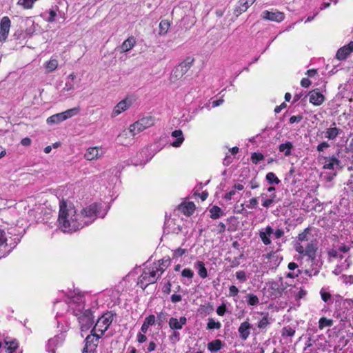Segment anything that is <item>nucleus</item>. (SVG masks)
Instances as JSON below:
<instances>
[{
	"instance_id": "nucleus-24",
	"label": "nucleus",
	"mask_w": 353,
	"mask_h": 353,
	"mask_svg": "<svg viewBox=\"0 0 353 353\" xmlns=\"http://www.w3.org/2000/svg\"><path fill=\"white\" fill-rule=\"evenodd\" d=\"M7 352L12 353L19 346L18 341L15 339H10L7 337L4 340Z\"/></svg>"
},
{
	"instance_id": "nucleus-25",
	"label": "nucleus",
	"mask_w": 353,
	"mask_h": 353,
	"mask_svg": "<svg viewBox=\"0 0 353 353\" xmlns=\"http://www.w3.org/2000/svg\"><path fill=\"white\" fill-rule=\"evenodd\" d=\"M129 135L130 136L129 128L123 130L117 137L118 142L123 145L130 143L131 139H129Z\"/></svg>"
},
{
	"instance_id": "nucleus-39",
	"label": "nucleus",
	"mask_w": 353,
	"mask_h": 353,
	"mask_svg": "<svg viewBox=\"0 0 353 353\" xmlns=\"http://www.w3.org/2000/svg\"><path fill=\"white\" fill-rule=\"evenodd\" d=\"M169 26L170 24L168 21H161L159 23V34H165L168 32Z\"/></svg>"
},
{
	"instance_id": "nucleus-12",
	"label": "nucleus",
	"mask_w": 353,
	"mask_h": 353,
	"mask_svg": "<svg viewBox=\"0 0 353 353\" xmlns=\"http://www.w3.org/2000/svg\"><path fill=\"white\" fill-rule=\"evenodd\" d=\"M24 33L26 37H31L39 30V24L36 23L32 18H27L25 20Z\"/></svg>"
},
{
	"instance_id": "nucleus-44",
	"label": "nucleus",
	"mask_w": 353,
	"mask_h": 353,
	"mask_svg": "<svg viewBox=\"0 0 353 353\" xmlns=\"http://www.w3.org/2000/svg\"><path fill=\"white\" fill-rule=\"evenodd\" d=\"M264 159V156L261 153L254 152L251 155V160L253 163L257 164L260 161Z\"/></svg>"
},
{
	"instance_id": "nucleus-7",
	"label": "nucleus",
	"mask_w": 353,
	"mask_h": 353,
	"mask_svg": "<svg viewBox=\"0 0 353 353\" xmlns=\"http://www.w3.org/2000/svg\"><path fill=\"white\" fill-rule=\"evenodd\" d=\"M105 152V148L102 146L89 147L84 154V158L90 161H97L101 159Z\"/></svg>"
},
{
	"instance_id": "nucleus-62",
	"label": "nucleus",
	"mask_w": 353,
	"mask_h": 353,
	"mask_svg": "<svg viewBox=\"0 0 353 353\" xmlns=\"http://www.w3.org/2000/svg\"><path fill=\"white\" fill-rule=\"evenodd\" d=\"M6 241L5 232L3 230H0V246L2 245Z\"/></svg>"
},
{
	"instance_id": "nucleus-18",
	"label": "nucleus",
	"mask_w": 353,
	"mask_h": 353,
	"mask_svg": "<svg viewBox=\"0 0 353 353\" xmlns=\"http://www.w3.org/2000/svg\"><path fill=\"white\" fill-rule=\"evenodd\" d=\"M63 341V336H56L52 339H49L48 343V351L50 353H55V349L54 347L57 346L58 344L61 343Z\"/></svg>"
},
{
	"instance_id": "nucleus-22",
	"label": "nucleus",
	"mask_w": 353,
	"mask_h": 353,
	"mask_svg": "<svg viewBox=\"0 0 353 353\" xmlns=\"http://www.w3.org/2000/svg\"><path fill=\"white\" fill-rule=\"evenodd\" d=\"M172 137L176 138V140L172 143V146L174 148L179 147L184 141L183 132L181 130H174L172 132Z\"/></svg>"
},
{
	"instance_id": "nucleus-59",
	"label": "nucleus",
	"mask_w": 353,
	"mask_h": 353,
	"mask_svg": "<svg viewBox=\"0 0 353 353\" xmlns=\"http://www.w3.org/2000/svg\"><path fill=\"white\" fill-rule=\"evenodd\" d=\"M322 299L326 302L330 299V294L328 292H321Z\"/></svg>"
},
{
	"instance_id": "nucleus-6",
	"label": "nucleus",
	"mask_w": 353,
	"mask_h": 353,
	"mask_svg": "<svg viewBox=\"0 0 353 353\" xmlns=\"http://www.w3.org/2000/svg\"><path fill=\"white\" fill-rule=\"evenodd\" d=\"M103 332H101V334H97L96 332H91L90 334L88 335L85 339V347L83 350V353H92L96 350L99 340L103 336Z\"/></svg>"
},
{
	"instance_id": "nucleus-53",
	"label": "nucleus",
	"mask_w": 353,
	"mask_h": 353,
	"mask_svg": "<svg viewBox=\"0 0 353 353\" xmlns=\"http://www.w3.org/2000/svg\"><path fill=\"white\" fill-rule=\"evenodd\" d=\"M236 277L237 279L241 280L242 281H245L246 280L245 274L243 271L236 272Z\"/></svg>"
},
{
	"instance_id": "nucleus-17",
	"label": "nucleus",
	"mask_w": 353,
	"mask_h": 353,
	"mask_svg": "<svg viewBox=\"0 0 353 353\" xmlns=\"http://www.w3.org/2000/svg\"><path fill=\"white\" fill-rule=\"evenodd\" d=\"M310 102L315 105H320L324 101V96L316 90H313L310 92Z\"/></svg>"
},
{
	"instance_id": "nucleus-64",
	"label": "nucleus",
	"mask_w": 353,
	"mask_h": 353,
	"mask_svg": "<svg viewBox=\"0 0 353 353\" xmlns=\"http://www.w3.org/2000/svg\"><path fill=\"white\" fill-rule=\"evenodd\" d=\"M171 300L173 303H177L181 301V296L179 294H172Z\"/></svg>"
},
{
	"instance_id": "nucleus-49",
	"label": "nucleus",
	"mask_w": 353,
	"mask_h": 353,
	"mask_svg": "<svg viewBox=\"0 0 353 353\" xmlns=\"http://www.w3.org/2000/svg\"><path fill=\"white\" fill-rule=\"evenodd\" d=\"M258 205V201L256 198H252L249 201V204L247 205L249 208H255Z\"/></svg>"
},
{
	"instance_id": "nucleus-8",
	"label": "nucleus",
	"mask_w": 353,
	"mask_h": 353,
	"mask_svg": "<svg viewBox=\"0 0 353 353\" xmlns=\"http://www.w3.org/2000/svg\"><path fill=\"white\" fill-rule=\"evenodd\" d=\"M294 249L299 254H304L312 260H314L316 257L317 246L312 242L308 243L305 248L301 243H296L294 245Z\"/></svg>"
},
{
	"instance_id": "nucleus-40",
	"label": "nucleus",
	"mask_w": 353,
	"mask_h": 353,
	"mask_svg": "<svg viewBox=\"0 0 353 353\" xmlns=\"http://www.w3.org/2000/svg\"><path fill=\"white\" fill-rule=\"evenodd\" d=\"M266 180L269 183L279 184L280 183V180L273 172H268L266 174Z\"/></svg>"
},
{
	"instance_id": "nucleus-42",
	"label": "nucleus",
	"mask_w": 353,
	"mask_h": 353,
	"mask_svg": "<svg viewBox=\"0 0 353 353\" xmlns=\"http://www.w3.org/2000/svg\"><path fill=\"white\" fill-rule=\"evenodd\" d=\"M333 321L325 318H322L319 321V328L321 330L325 327H330L332 325Z\"/></svg>"
},
{
	"instance_id": "nucleus-46",
	"label": "nucleus",
	"mask_w": 353,
	"mask_h": 353,
	"mask_svg": "<svg viewBox=\"0 0 353 353\" xmlns=\"http://www.w3.org/2000/svg\"><path fill=\"white\" fill-rule=\"evenodd\" d=\"M181 275L183 277L192 279L194 276V272L192 270H190V268H185L182 271Z\"/></svg>"
},
{
	"instance_id": "nucleus-5",
	"label": "nucleus",
	"mask_w": 353,
	"mask_h": 353,
	"mask_svg": "<svg viewBox=\"0 0 353 353\" xmlns=\"http://www.w3.org/2000/svg\"><path fill=\"white\" fill-rule=\"evenodd\" d=\"M114 314L111 312L103 314L99 317L91 331H106L113 322Z\"/></svg>"
},
{
	"instance_id": "nucleus-55",
	"label": "nucleus",
	"mask_w": 353,
	"mask_h": 353,
	"mask_svg": "<svg viewBox=\"0 0 353 353\" xmlns=\"http://www.w3.org/2000/svg\"><path fill=\"white\" fill-rule=\"evenodd\" d=\"M225 310H226V307L225 305H220L217 307L216 309V313L219 315V316H223L225 312Z\"/></svg>"
},
{
	"instance_id": "nucleus-60",
	"label": "nucleus",
	"mask_w": 353,
	"mask_h": 353,
	"mask_svg": "<svg viewBox=\"0 0 353 353\" xmlns=\"http://www.w3.org/2000/svg\"><path fill=\"white\" fill-rule=\"evenodd\" d=\"M170 340L172 341V343H176L179 340V332H172V335L170 336Z\"/></svg>"
},
{
	"instance_id": "nucleus-51",
	"label": "nucleus",
	"mask_w": 353,
	"mask_h": 353,
	"mask_svg": "<svg viewBox=\"0 0 353 353\" xmlns=\"http://www.w3.org/2000/svg\"><path fill=\"white\" fill-rule=\"evenodd\" d=\"M230 296H235L238 294L239 290L234 285H231L229 288Z\"/></svg>"
},
{
	"instance_id": "nucleus-14",
	"label": "nucleus",
	"mask_w": 353,
	"mask_h": 353,
	"mask_svg": "<svg viewBox=\"0 0 353 353\" xmlns=\"http://www.w3.org/2000/svg\"><path fill=\"white\" fill-rule=\"evenodd\" d=\"M79 322L81 325V331L89 330L93 324L91 314L90 313H85L79 318Z\"/></svg>"
},
{
	"instance_id": "nucleus-29",
	"label": "nucleus",
	"mask_w": 353,
	"mask_h": 353,
	"mask_svg": "<svg viewBox=\"0 0 353 353\" xmlns=\"http://www.w3.org/2000/svg\"><path fill=\"white\" fill-rule=\"evenodd\" d=\"M198 270V274L202 279H205L208 276L207 269L205 267V264L202 261H197L195 265Z\"/></svg>"
},
{
	"instance_id": "nucleus-50",
	"label": "nucleus",
	"mask_w": 353,
	"mask_h": 353,
	"mask_svg": "<svg viewBox=\"0 0 353 353\" xmlns=\"http://www.w3.org/2000/svg\"><path fill=\"white\" fill-rule=\"evenodd\" d=\"M49 17L46 19V21L48 22H52L54 21L55 17L57 15L56 12L53 10H50L48 11Z\"/></svg>"
},
{
	"instance_id": "nucleus-35",
	"label": "nucleus",
	"mask_w": 353,
	"mask_h": 353,
	"mask_svg": "<svg viewBox=\"0 0 353 353\" xmlns=\"http://www.w3.org/2000/svg\"><path fill=\"white\" fill-rule=\"evenodd\" d=\"M294 289H295V287H294L293 289H290V290L291 293L296 297V299H300L305 296L306 291L303 288L296 289V290Z\"/></svg>"
},
{
	"instance_id": "nucleus-10",
	"label": "nucleus",
	"mask_w": 353,
	"mask_h": 353,
	"mask_svg": "<svg viewBox=\"0 0 353 353\" xmlns=\"http://www.w3.org/2000/svg\"><path fill=\"white\" fill-rule=\"evenodd\" d=\"M10 20L8 17H3L0 22V42H3L8 38L10 28Z\"/></svg>"
},
{
	"instance_id": "nucleus-31",
	"label": "nucleus",
	"mask_w": 353,
	"mask_h": 353,
	"mask_svg": "<svg viewBox=\"0 0 353 353\" xmlns=\"http://www.w3.org/2000/svg\"><path fill=\"white\" fill-rule=\"evenodd\" d=\"M350 53L351 52H350V50L347 48H345V46H343L338 50L336 54V57L339 60H344Z\"/></svg>"
},
{
	"instance_id": "nucleus-30",
	"label": "nucleus",
	"mask_w": 353,
	"mask_h": 353,
	"mask_svg": "<svg viewBox=\"0 0 353 353\" xmlns=\"http://www.w3.org/2000/svg\"><path fill=\"white\" fill-rule=\"evenodd\" d=\"M221 347L222 343L219 339L214 340L208 344V349L212 352L219 351Z\"/></svg>"
},
{
	"instance_id": "nucleus-21",
	"label": "nucleus",
	"mask_w": 353,
	"mask_h": 353,
	"mask_svg": "<svg viewBox=\"0 0 353 353\" xmlns=\"http://www.w3.org/2000/svg\"><path fill=\"white\" fill-rule=\"evenodd\" d=\"M186 323V319L185 317H181L179 320L176 318H171L169 321V325L172 330H180L182 328V325Z\"/></svg>"
},
{
	"instance_id": "nucleus-38",
	"label": "nucleus",
	"mask_w": 353,
	"mask_h": 353,
	"mask_svg": "<svg viewBox=\"0 0 353 353\" xmlns=\"http://www.w3.org/2000/svg\"><path fill=\"white\" fill-rule=\"evenodd\" d=\"M276 197V195L275 192L270 194L268 199L265 201H263L262 205L265 208H268L273 203L275 202Z\"/></svg>"
},
{
	"instance_id": "nucleus-16",
	"label": "nucleus",
	"mask_w": 353,
	"mask_h": 353,
	"mask_svg": "<svg viewBox=\"0 0 353 353\" xmlns=\"http://www.w3.org/2000/svg\"><path fill=\"white\" fill-rule=\"evenodd\" d=\"M254 1L255 0H239V5L234 10L235 14L239 16L241 13L245 12Z\"/></svg>"
},
{
	"instance_id": "nucleus-28",
	"label": "nucleus",
	"mask_w": 353,
	"mask_h": 353,
	"mask_svg": "<svg viewBox=\"0 0 353 353\" xmlns=\"http://www.w3.org/2000/svg\"><path fill=\"white\" fill-rule=\"evenodd\" d=\"M44 67L47 72H52L57 68L58 60L54 58H51L45 63Z\"/></svg>"
},
{
	"instance_id": "nucleus-23",
	"label": "nucleus",
	"mask_w": 353,
	"mask_h": 353,
	"mask_svg": "<svg viewBox=\"0 0 353 353\" xmlns=\"http://www.w3.org/2000/svg\"><path fill=\"white\" fill-rule=\"evenodd\" d=\"M179 210L185 215L190 216L193 214L195 210V205L193 202H187L180 205Z\"/></svg>"
},
{
	"instance_id": "nucleus-20",
	"label": "nucleus",
	"mask_w": 353,
	"mask_h": 353,
	"mask_svg": "<svg viewBox=\"0 0 353 353\" xmlns=\"http://www.w3.org/2000/svg\"><path fill=\"white\" fill-rule=\"evenodd\" d=\"M192 63L193 59L192 58H188L179 64L176 68H178L184 76L191 68Z\"/></svg>"
},
{
	"instance_id": "nucleus-15",
	"label": "nucleus",
	"mask_w": 353,
	"mask_h": 353,
	"mask_svg": "<svg viewBox=\"0 0 353 353\" xmlns=\"http://www.w3.org/2000/svg\"><path fill=\"white\" fill-rule=\"evenodd\" d=\"M273 234V229L270 226H267L264 229L259 231V237L265 245L271 243L270 236Z\"/></svg>"
},
{
	"instance_id": "nucleus-54",
	"label": "nucleus",
	"mask_w": 353,
	"mask_h": 353,
	"mask_svg": "<svg viewBox=\"0 0 353 353\" xmlns=\"http://www.w3.org/2000/svg\"><path fill=\"white\" fill-rule=\"evenodd\" d=\"M185 252H186V250L182 249V248H178L176 250H174L173 256L174 257H179V256H181L183 254H184Z\"/></svg>"
},
{
	"instance_id": "nucleus-41",
	"label": "nucleus",
	"mask_w": 353,
	"mask_h": 353,
	"mask_svg": "<svg viewBox=\"0 0 353 353\" xmlns=\"http://www.w3.org/2000/svg\"><path fill=\"white\" fill-rule=\"evenodd\" d=\"M246 297L248 298V303L250 305H255L259 303V300L257 296L253 294H247Z\"/></svg>"
},
{
	"instance_id": "nucleus-9",
	"label": "nucleus",
	"mask_w": 353,
	"mask_h": 353,
	"mask_svg": "<svg viewBox=\"0 0 353 353\" xmlns=\"http://www.w3.org/2000/svg\"><path fill=\"white\" fill-rule=\"evenodd\" d=\"M261 17L265 20L279 23L284 19L285 14L278 10H264L261 12Z\"/></svg>"
},
{
	"instance_id": "nucleus-33",
	"label": "nucleus",
	"mask_w": 353,
	"mask_h": 353,
	"mask_svg": "<svg viewBox=\"0 0 353 353\" xmlns=\"http://www.w3.org/2000/svg\"><path fill=\"white\" fill-rule=\"evenodd\" d=\"M339 130L337 128H330L326 131L325 137L330 140L334 139L339 134Z\"/></svg>"
},
{
	"instance_id": "nucleus-57",
	"label": "nucleus",
	"mask_w": 353,
	"mask_h": 353,
	"mask_svg": "<svg viewBox=\"0 0 353 353\" xmlns=\"http://www.w3.org/2000/svg\"><path fill=\"white\" fill-rule=\"evenodd\" d=\"M302 120L301 116H292L290 118V123H299Z\"/></svg>"
},
{
	"instance_id": "nucleus-56",
	"label": "nucleus",
	"mask_w": 353,
	"mask_h": 353,
	"mask_svg": "<svg viewBox=\"0 0 353 353\" xmlns=\"http://www.w3.org/2000/svg\"><path fill=\"white\" fill-rule=\"evenodd\" d=\"M329 147V143H327V142H323L317 146V150L319 152H322L324 150V149L327 148Z\"/></svg>"
},
{
	"instance_id": "nucleus-34",
	"label": "nucleus",
	"mask_w": 353,
	"mask_h": 353,
	"mask_svg": "<svg viewBox=\"0 0 353 353\" xmlns=\"http://www.w3.org/2000/svg\"><path fill=\"white\" fill-rule=\"evenodd\" d=\"M155 317L153 315L147 317L142 325L141 331H146L149 329V326L154 323Z\"/></svg>"
},
{
	"instance_id": "nucleus-43",
	"label": "nucleus",
	"mask_w": 353,
	"mask_h": 353,
	"mask_svg": "<svg viewBox=\"0 0 353 353\" xmlns=\"http://www.w3.org/2000/svg\"><path fill=\"white\" fill-rule=\"evenodd\" d=\"M308 234H309V230L305 229L302 233L299 234V236L297 237V239H298L297 243H301V242H303V241H307L309 239Z\"/></svg>"
},
{
	"instance_id": "nucleus-2",
	"label": "nucleus",
	"mask_w": 353,
	"mask_h": 353,
	"mask_svg": "<svg viewBox=\"0 0 353 353\" xmlns=\"http://www.w3.org/2000/svg\"><path fill=\"white\" fill-rule=\"evenodd\" d=\"M154 123V119L151 117L141 119L129 126L130 136L134 137L148 128L152 126Z\"/></svg>"
},
{
	"instance_id": "nucleus-19",
	"label": "nucleus",
	"mask_w": 353,
	"mask_h": 353,
	"mask_svg": "<svg viewBox=\"0 0 353 353\" xmlns=\"http://www.w3.org/2000/svg\"><path fill=\"white\" fill-rule=\"evenodd\" d=\"M168 260H161L159 261L157 263H154V265L151 268H154L156 270V274L158 276V277H159L168 266Z\"/></svg>"
},
{
	"instance_id": "nucleus-37",
	"label": "nucleus",
	"mask_w": 353,
	"mask_h": 353,
	"mask_svg": "<svg viewBox=\"0 0 353 353\" xmlns=\"http://www.w3.org/2000/svg\"><path fill=\"white\" fill-rule=\"evenodd\" d=\"M210 217L213 219H216L220 217L221 210L219 207L214 205L210 210Z\"/></svg>"
},
{
	"instance_id": "nucleus-11",
	"label": "nucleus",
	"mask_w": 353,
	"mask_h": 353,
	"mask_svg": "<svg viewBox=\"0 0 353 353\" xmlns=\"http://www.w3.org/2000/svg\"><path fill=\"white\" fill-rule=\"evenodd\" d=\"M132 103L130 99H124L119 102L114 108L112 117H115L121 114L123 112L127 110L132 105Z\"/></svg>"
},
{
	"instance_id": "nucleus-45",
	"label": "nucleus",
	"mask_w": 353,
	"mask_h": 353,
	"mask_svg": "<svg viewBox=\"0 0 353 353\" xmlns=\"http://www.w3.org/2000/svg\"><path fill=\"white\" fill-rule=\"evenodd\" d=\"M269 324V319L268 315H265L262 319L259 322L258 327L259 329H265Z\"/></svg>"
},
{
	"instance_id": "nucleus-48",
	"label": "nucleus",
	"mask_w": 353,
	"mask_h": 353,
	"mask_svg": "<svg viewBox=\"0 0 353 353\" xmlns=\"http://www.w3.org/2000/svg\"><path fill=\"white\" fill-rule=\"evenodd\" d=\"M345 261L347 263V264H346L345 265H341V266H340V267H339V268H336V269L333 271V273H334V274H335L336 275H338V274H339L341 273V272L342 270H346V269H347V268H349V266H350V263L347 261V259H345Z\"/></svg>"
},
{
	"instance_id": "nucleus-52",
	"label": "nucleus",
	"mask_w": 353,
	"mask_h": 353,
	"mask_svg": "<svg viewBox=\"0 0 353 353\" xmlns=\"http://www.w3.org/2000/svg\"><path fill=\"white\" fill-rule=\"evenodd\" d=\"M329 255L334 258H342V256L339 254V250L332 249L330 251H329Z\"/></svg>"
},
{
	"instance_id": "nucleus-3",
	"label": "nucleus",
	"mask_w": 353,
	"mask_h": 353,
	"mask_svg": "<svg viewBox=\"0 0 353 353\" xmlns=\"http://www.w3.org/2000/svg\"><path fill=\"white\" fill-rule=\"evenodd\" d=\"M79 112V108L76 107L68 109L63 112L57 113L48 117L46 122L49 125L58 124L68 119H70Z\"/></svg>"
},
{
	"instance_id": "nucleus-61",
	"label": "nucleus",
	"mask_w": 353,
	"mask_h": 353,
	"mask_svg": "<svg viewBox=\"0 0 353 353\" xmlns=\"http://www.w3.org/2000/svg\"><path fill=\"white\" fill-rule=\"evenodd\" d=\"M248 329H250V324L248 322H244L241 325L238 331H245Z\"/></svg>"
},
{
	"instance_id": "nucleus-63",
	"label": "nucleus",
	"mask_w": 353,
	"mask_h": 353,
	"mask_svg": "<svg viewBox=\"0 0 353 353\" xmlns=\"http://www.w3.org/2000/svg\"><path fill=\"white\" fill-rule=\"evenodd\" d=\"M310 81L306 78H303L301 81V85L304 88H307L310 85Z\"/></svg>"
},
{
	"instance_id": "nucleus-1",
	"label": "nucleus",
	"mask_w": 353,
	"mask_h": 353,
	"mask_svg": "<svg viewBox=\"0 0 353 353\" xmlns=\"http://www.w3.org/2000/svg\"><path fill=\"white\" fill-rule=\"evenodd\" d=\"M59 226L63 232H72L92 223L97 216L99 207L92 203L78 212L71 204L60 203Z\"/></svg>"
},
{
	"instance_id": "nucleus-26",
	"label": "nucleus",
	"mask_w": 353,
	"mask_h": 353,
	"mask_svg": "<svg viewBox=\"0 0 353 353\" xmlns=\"http://www.w3.org/2000/svg\"><path fill=\"white\" fill-rule=\"evenodd\" d=\"M136 43L135 39L132 37L128 38L125 40L121 46V49L122 52H128L132 49Z\"/></svg>"
},
{
	"instance_id": "nucleus-4",
	"label": "nucleus",
	"mask_w": 353,
	"mask_h": 353,
	"mask_svg": "<svg viewBox=\"0 0 353 353\" xmlns=\"http://www.w3.org/2000/svg\"><path fill=\"white\" fill-rule=\"evenodd\" d=\"M158 278L154 268H147L140 276L138 284L144 290L149 284L155 283Z\"/></svg>"
},
{
	"instance_id": "nucleus-27",
	"label": "nucleus",
	"mask_w": 353,
	"mask_h": 353,
	"mask_svg": "<svg viewBox=\"0 0 353 353\" xmlns=\"http://www.w3.org/2000/svg\"><path fill=\"white\" fill-rule=\"evenodd\" d=\"M293 148V144L290 141H286L284 143L279 145V150L283 152L285 156L288 157L291 154V150Z\"/></svg>"
},
{
	"instance_id": "nucleus-36",
	"label": "nucleus",
	"mask_w": 353,
	"mask_h": 353,
	"mask_svg": "<svg viewBox=\"0 0 353 353\" xmlns=\"http://www.w3.org/2000/svg\"><path fill=\"white\" fill-rule=\"evenodd\" d=\"M183 77V74H182L180 70L178 68H175L170 74V81L174 83L177 80L182 79Z\"/></svg>"
},
{
	"instance_id": "nucleus-58",
	"label": "nucleus",
	"mask_w": 353,
	"mask_h": 353,
	"mask_svg": "<svg viewBox=\"0 0 353 353\" xmlns=\"http://www.w3.org/2000/svg\"><path fill=\"white\" fill-rule=\"evenodd\" d=\"M272 234H274L276 239H279L284 234V232L283 230L277 229L274 232H273Z\"/></svg>"
},
{
	"instance_id": "nucleus-13",
	"label": "nucleus",
	"mask_w": 353,
	"mask_h": 353,
	"mask_svg": "<svg viewBox=\"0 0 353 353\" xmlns=\"http://www.w3.org/2000/svg\"><path fill=\"white\" fill-rule=\"evenodd\" d=\"M323 168L327 170H334L340 166V161L336 157H324L321 158Z\"/></svg>"
},
{
	"instance_id": "nucleus-47",
	"label": "nucleus",
	"mask_w": 353,
	"mask_h": 353,
	"mask_svg": "<svg viewBox=\"0 0 353 353\" xmlns=\"http://www.w3.org/2000/svg\"><path fill=\"white\" fill-rule=\"evenodd\" d=\"M221 326L220 323L216 322L212 319H210L208 323V327L209 329H219Z\"/></svg>"
},
{
	"instance_id": "nucleus-32",
	"label": "nucleus",
	"mask_w": 353,
	"mask_h": 353,
	"mask_svg": "<svg viewBox=\"0 0 353 353\" xmlns=\"http://www.w3.org/2000/svg\"><path fill=\"white\" fill-rule=\"evenodd\" d=\"M38 0H19L17 5L22 7L23 9L28 10L33 7L34 3Z\"/></svg>"
}]
</instances>
